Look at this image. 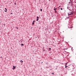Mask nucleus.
<instances>
[{
  "label": "nucleus",
  "mask_w": 76,
  "mask_h": 76,
  "mask_svg": "<svg viewBox=\"0 0 76 76\" xmlns=\"http://www.w3.org/2000/svg\"><path fill=\"white\" fill-rule=\"evenodd\" d=\"M38 20H39V17L37 16V19L36 20V21H38Z\"/></svg>",
  "instance_id": "f257e3e1"
},
{
  "label": "nucleus",
  "mask_w": 76,
  "mask_h": 76,
  "mask_svg": "<svg viewBox=\"0 0 76 76\" xmlns=\"http://www.w3.org/2000/svg\"><path fill=\"white\" fill-rule=\"evenodd\" d=\"M68 16H70V15H72V14L71 13V12H69V13H68Z\"/></svg>",
  "instance_id": "f03ea898"
},
{
  "label": "nucleus",
  "mask_w": 76,
  "mask_h": 76,
  "mask_svg": "<svg viewBox=\"0 0 76 76\" xmlns=\"http://www.w3.org/2000/svg\"><path fill=\"white\" fill-rule=\"evenodd\" d=\"M15 68H16V66H13V68H12V69L13 70H14V69H15Z\"/></svg>",
  "instance_id": "7ed1b4c3"
},
{
  "label": "nucleus",
  "mask_w": 76,
  "mask_h": 76,
  "mask_svg": "<svg viewBox=\"0 0 76 76\" xmlns=\"http://www.w3.org/2000/svg\"><path fill=\"white\" fill-rule=\"evenodd\" d=\"M71 15H73V14L74 13V12H71Z\"/></svg>",
  "instance_id": "20e7f679"
},
{
  "label": "nucleus",
  "mask_w": 76,
  "mask_h": 76,
  "mask_svg": "<svg viewBox=\"0 0 76 76\" xmlns=\"http://www.w3.org/2000/svg\"><path fill=\"white\" fill-rule=\"evenodd\" d=\"M20 62H21V63H22V62H23V61L22 60H21L20 61Z\"/></svg>",
  "instance_id": "39448f33"
},
{
  "label": "nucleus",
  "mask_w": 76,
  "mask_h": 76,
  "mask_svg": "<svg viewBox=\"0 0 76 76\" xmlns=\"http://www.w3.org/2000/svg\"><path fill=\"white\" fill-rule=\"evenodd\" d=\"M70 3H72V1H72V0H70ZM70 3V2H69Z\"/></svg>",
  "instance_id": "423d86ee"
},
{
  "label": "nucleus",
  "mask_w": 76,
  "mask_h": 76,
  "mask_svg": "<svg viewBox=\"0 0 76 76\" xmlns=\"http://www.w3.org/2000/svg\"><path fill=\"white\" fill-rule=\"evenodd\" d=\"M54 8V10H55V11H56V8L55 7Z\"/></svg>",
  "instance_id": "0eeeda50"
},
{
  "label": "nucleus",
  "mask_w": 76,
  "mask_h": 76,
  "mask_svg": "<svg viewBox=\"0 0 76 76\" xmlns=\"http://www.w3.org/2000/svg\"><path fill=\"white\" fill-rule=\"evenodd\" d=\"M21 45H22V46H23V44H21Z\"/></svg>",
  "instance_id": "6e6552de"
},
{
  "label": "nucleus",
  "mask_w": 76,
  "mask_h": 76,
  "mask_svg": "<svg viewBox=\"0 0 76 76\" xmlns=\"http://www.w3.org/2000/svg\"><path fill=\"white\" fill-rule=\"evenodd\" d=\"M67 67H68V66H65V68L66 69V68Z\"/></svg>",
  "instance_id": "1a4fd4ad"
},
{
  "label": "nucleus",
  "mask_w": 76,
  "mask_h": 76,
  "mask_svg": "<svg viewBox=\"0 0 76 76\" xmlns=\"http://www.w3.org/2000/svg\"><path fill=\"white\" fill-rule=\"evenodd\" d=\"M33 23H34V22H35V21L34 20L33 21Z\"/></svg>",
  "instance_id": "9d476101"
},
{
  "label": "nucleus",
  "mask_w": 76,
  "mask_h": 76,
  "mask_svg": "<svg viewBox=\"0 0 76 76\" xmlns=\"http://www.w3.org/2000/svg\"><path fill=\"white\" fill-rule=\"evenodd\" d=\"M61 10H63V9H62V8H61Z\"/></svg>",
  "instance_id": "9b49d317"
},
{
  "label": "nucleus",
  "mask_w": 76,
  "mask_h": 76,
  "mask_svg": "<svg viewBox=\"0 0 76 76\" xmlns=\"http://www.w3.org/2000/svg\"><path fill=\"white\" fill-rule=\"evenodd\" d=\"M42 9H40V11H42Z\"/></svg>",
  "instance_id": "f8f14e48"
},
{
  "label": "nucleus",
  "mask_w": 76,
  "mask_h": 76,
  "mask_svg": "<svg viewBox=\"0 0 76 76\" xmlns=\"http://www.w3.org/2000/svg\"><path fill=\"white\" fill-rule=\"evenodd\" d=\"M16 28H17V29H18V27H16Z\"/></svg>",
  "instance_id": "ddd939ff"
},
{
  "label": "nucleus",
  "mask_w": 76,
  "mask_h": 76,
  "mask_svg": "<svg viewBox=\"0 0 76 76\" xmlns=\"http://www.w3.org/2000/svg\"><path fill=\"white\" fill-rule=\"evenodd\" d=\"M34 23L33 22L32 23V25H34Z\"/></svg>",
  "instance_id": "4468645a"
},
{
  "label": "nucleus",
  "mask_w": 76,
  "mask_h": 76,
  "mask_svg": "<svg viewBox=\"0 0 76 76\" xmlns=\"http://www.w3.org/2000/svg\"><path fill=\"white\" fill-rule=\"evenodd\" d=\"M5 9L6 10H7V9L6 8H5Z\"/></svg>",
  "instance_id": "2eb2a0df"
},
{
  "label": "nucleus",
  "mask_w": 76,
  "mask_h": 76,
  "mask_svg": "<svg viewBox=\"0 0 76 76\" xmlns=\"http://www.w3.org/2000/svg\"><path fill=\"white\" fill-rule=\"evenodd\" d=\"M55 13H57V11H55Z\"/></svg>",
  "instance_id": "dca6fc26"
},
{
  "label": "nucleus",
  "mask_w": 76,
  "mask_h": 76,
  "mask_svg": "<svg viewBox=\"0 0 76 76\" xmlns=\"http://www.w3.org/2000/svg\"><path fill=\"white\" fill-rule=\"evenodd\" d=\"M52 74L53 75H54V73H52Z\"/></svg>",
  "instance_id": "f3484780"
},
{
  "label": "nucleus",
  "mask_w": 76,
  "mask_h": 76,
  "mask_svg": "<svg viewBox=\"0 0 76 76\" xmlns=\"http://www.w3.org/2000/svg\"><path fill=\"white\" fill-rule=\"evenodd\" d=\"M5 12H7V11H4Z\"/></svg>",
  "instance_id": "a211bd4d"
},
{
  "label": "nucleus",
  "mask_w": 76,
  "mask_h": 76,
  "mask_svg": "<svg viewBox=\"0 0 76 76\" xmlns=\"http://www.w3.org/2000/svg\"><path fill=\"white\" fill-rule=\"evenodd\" d=\"M73 49V48H72V50Z\"/></svg>",
  "instance_id": "6ab92c4d"
},
{
  "label": "nucleus",
  "mask_w": 76,
  "mask_h": 76,
  "mask_svg": "<svg viewBox=\"0 0 76 76\" xmlns=\"http://www.w3.org/2000/svg\"><path fill=\"white\" fill-rule=\"evenodd\" d=\"M49 49H50V50H51V48H50Z\"/></svg>",
  "instance_id": "aec40b11"
},
{
  "label": "nucleus",
  "mask_w": 76,
  "mask_h": 76,
  "mask_svg": "<svg viewBox=\"0 0 76 76\" xmlns=\"http://www.w3.org/2000/svg\"><path fill=\"white\" fill-rule=\"evenodd\" d=\"M56 10H57V8H56Z\"/></svg>",
  "instance_id": "412c9836"
},
{
  "label": "nucleus",
  "mask_w": 76,
  "mask_h": 76,
  "mask_svg": "<svg viewBox=\"0 0 76 76\" xmlns=\"http://www.w3.org/2000/svg\"><path fill=\"white\" fill-rule=\"evenodd\" d=\"M67 63H66V65H67Z\"/></svg>",
  "instance_id": "4be33fe9"
},
{
  "label": "nucleus",
  "mask_w": 76,
  "mask_h": 76,
  "mask_svg": "<svg viewBox=\"0 0 76 76\" xmlns=\"http://www.w3.org/2000/svg\"><path fill=\"white\" fill-rule=\"evenodd\" d=\"M67 66V65L66 64L65 66Z\"/></svg>",
  "instance_id": "5701e85b"
},
{
  "label": "nucleus",
  "mask_w": 76,
  "mask_h": 76,
  "mask_svg": "<svg viewBox=\"0 0 76 76\" xmlns=\"http://www.w3.org/2000/svg\"><path fill=\"white\" fill-rule=\"evenodd\" d=\"M15 4L16 5V3H15Z\"/></svg>",
  "instance_id": "b1692460"
},
{
  "label": "nucleus",
  "mask_w": 76,
  "mask_h": 76,
  "mask_svg": "<svg viewBox=\"0 0 76 76\" xmlns=\"http://www.w3.org/2000/svg\"><path fill=\"white\" fill-rule=\"evenodd\" d=\"M61 6H59V7H60Z\"/></svg>",
  "instance_id": "393cba45"
},
{
  "label": "nucleus",
  "mask_w": 76,
  "mask_h": 76,
  "mask_svg": "<svg viewBox=\"0 0 76 76\" xmlns=\"http://www.w3.org/2000/svg\"><path fill=\"white\" fill-rule=\"evenodd\" d=\"M11 14H12V13H11Z\"/></svg>",
  "instance_id": "a878e982"
},
{
  "label": "nucleus",
  "mask_w": 76,
  "mask_h": 76,
  "mask_svg": "<svg viewBox=\"0 0 76 76\" xmlns=\"http://www.w3.org/2000/svg\"><path fill=\"white\" fill-rule=\"evenodd\" d=\"M42 63H43L42 62Z\"/></svg>",
  "instance_id": "bb28decb"
},
{
  "label": "nucleus",
  "mask_w": 76,
  "mask_h": 76,
  "mask_svg": "<svg viewBox=\"0 0 76 76\" xmlns=\"http://www.w3.org/2000/svg\"><path fill=\"white\" fill-rule=\"evenodd\" d=\"M49 1H50V0H49Z\"/></svg>",
  "instance_id": "cd10ccee"
},
{
  "label": "nucleus",
  "mask_w": 76,
  "mask_h": 76,
  "mask_svg": "<svg viewBox=\"0 0 76 76\" xmlns=\"http://www.w3.org/2000/svg\"><path fill=\"white\" fill-rule=\"evenodd\" d=\"M59 7H58V8Z\"/></svg>",
  "instance_id": "c85d7f7f"
},
{
  "label": "nucleus",
  "mask_w": 76,
  "mask_h": 76,
  "mask_svg": "<svg viewBox=\"0 0 76 76\" xmlns=\"http://www.w3.org/2000/svg\"><path fill=\"white\" fill-rule=\"evenodd\" d=\"M0 29H1V28H0Z\"/></svg>",
  "instance_id": "c756f323"
}]
</instances>
